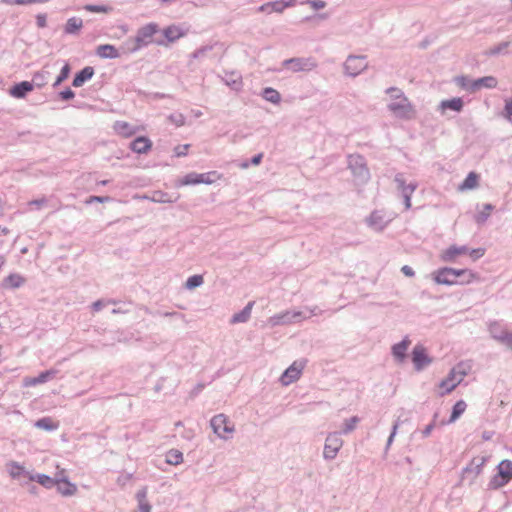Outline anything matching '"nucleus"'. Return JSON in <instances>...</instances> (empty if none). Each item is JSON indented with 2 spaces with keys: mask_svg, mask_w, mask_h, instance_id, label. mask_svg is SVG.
Instances as JSON below:
<instances>
[{
  "mask_svg": "<svg viewBox=\"0 0 512 512\" xmlns=\"http://www.w3.org/2000/svg\"><path fill=\"white\" fill-rule=\"evenodd\" d=\"M475 274L468 269H454L444 267L434 273L435 283L438 285H465L471 283Z\"/></svg>",
  "mask_w": 512,
  "mask_h": 512,
  "instance_id": "1",
  "label": "nucleus"
},
{
  "mask_svg": "<svg viewBox=\"0 0 512 512\" xmlns=\"http://www.w3.org/2000/svg\"><path fill=\"white\" fill-rule=\"evenodd\" d=\"M160 31V27L157 23L151 22L137 30L135 36V46L131 49L132 52H135L142 47H146L151 43H155L159 46L165 45V40L162 38H153L155 34Z\"/></svg>",
  "mask_w": 512,
  "mask_h": 512,
  "instance_id": "2",
  "label": "nucleus"
},
{
  "mask_svg": "<svg viewBox=\"0 0 512 512\" xmlns=\"http://www.w3.org/2000/svg\"><path fill=\"white\" fill-rule=\"evenodd\" d=\"M512 480V461L502 460L497 466V473L490 479L488 489H499Z\"/></svg>",
  "mask_w": 512,
  "mask_h": 512,
  "instance_id": "3",
  "label": "nucleus"
},
{
  "mask_svg": "<svg viewBox=\"0 0 512 512\" xmlns=\"http://www.w3.org/2000/svg\"><path fill=\"white\" fill-rule=\"evenodd\" d=\"M348 167L354 178L359 183H366L370 179V172L364 156L360 154H352L348 156Z\"/></svg>",
  "mask_w": 512,
  "mask_h": 512,
  "instance_id": "4",
  "label": "nucleus"
},
{
  "mask_svg": "<svg viewBox=\"0 0 512 512\" xmlns=\"http://www.w3.org/2000/svg\"><path fill=\"white\" fill-rule=\"evenodd\" d=\"M387 108L399 119L409 120L415 114V109L407 97H402L401 100L389 103Z\"/></svg>",
  "mask_w": 512,
  "mask_h": 512,
  "instance_id": "5",
  "label": "nucleus"
},
{
  "mask_svg": "<svg viewBox=\"0 0 512 512\" xmlns=\"http://www.w3.org/2000/svg\"><path fill=\"white\" fill-rule=\"evenodd\" d=\"M210 426L213 432L221 439H228L225 434H231L234 431V424L229 421L228 416L223 413L217 414L210 420Z\"/></svg>",
  "mask_w": 512,
  "mask_h": 512,
  "instance_id": "6",
  "label": "nucleus"
},
{
  "mask_svg": "<svg viewBox=\"0 0 512 512\" xmlns=\"http://www.w3.org/2000/svg\"><path fill=\"white\" fill-rule=\"evenodd\" d=\"M282 66L292 72L311 71L317 67V62L312 57H293L284 60Z\"/></svg>",
  "mask_w": 512,
  "mask_h": 512,
  "instance_id": "7",
  "label": "nucleus"
},
{
  "mask_svg": "<svg viewBox=\"0 0 512 512\" xmlns=\"http://www.w3.org/2000/svg\"><path fill=\"white\" fill-rule=\"evenodd\" d=\"M366 56L350 55L344 63V72L351 77L358 76L367 68Z\"/></svg>",
  "mask_w": 512,
  "mask_h": 512,
  "instance_id": "8",
  "label": "nucleus"
},
{
  "mask_svg": "<svg viewBox=\"0 0 512 512\" xmlns=\"http://www.w3.org/2000/svg\"><path fill=\"white\" fill-rule=\"evenodd\" d=\"M343 445V440L340 437V433L332 432L329 433L325 440L323 457L326 460H333L337 456L340 448Z\"/></svg>",
  "mask_w": 512,
  "mask_h": 512,
  "instance_id": "9",
  "label": "nucleus"
},
{
  "mask_svg": "<svg viewBox=\"0 0 512 512\" xmlns=\"http://www.w3.org/2000/svg\"><path fill=\"white\" fill-rule=\"evenodd\" d=\"M307 363L306 359L293 362L281 375L280 381L283 385L287 386L297 381Z\"/></svg>",
  "mask_w": 512,
  "mask_h": 512,
  "instance_id": "10",
  "label": "nucleus"
},
{
  "mask_svg": "<svg viewBox=\"0 0 512 512\" xmlns=\"http://www.w3.org/2000/svg\"><path fill=\"white\" fill-rule=\"evenodd\" d=\"M488 457L486 456H477L474 457L469 464L463 468L462 470V478L466 479L470 477V482L472 483L475 478L482 472L483 466L486 464Z\"/></svg>",
  "mask_w": 512,
  "mask_h": 512,
  "instance_id": "11",
  "label": "nucleus"
},
{
  "mask_svg": "<svg viewBox=\"0 0 512 512\" xmlns=\"http://www.w3.org/2000/svg\"><path fill=\"white\" fill-rule=\"evenodd\" d=\"M217 176L216 171H211L207 173H195L191 172L185 175L182 180V185H195V184H212L215 181V177Z\"/></svg>",
  "mask_w": 512,
  "mask_h": 512,
  "instance_id": "12",
  "label": "nucleus"
},
{
  "mask_svg": "<svg viewBox=\"0 0 512 512\" xmlns=\"http://www.w3.org/2000/svg\"><path fill=\"white\" fill-rule=\"evenodd\" d=\"M433 359L427 354L422 345H416L412 350V362L416 371L420 372L432 363Z\"/></svg>",
  "mask_w": 512,
  "mask_h": 512,
  "instance_id": "13",
  "label": "nucleus"
},
{
  "mask_svg": "<svg viewBox=\"0 0 512 512\" xmlns=\"http://www.w3.org/2000/svg\"><path fill=\"white\" fill-rule=\"evenodd\" d=\"M303 318L302 312L300 311H286L280 314H276L270 318L272 325H285L301 321Z\"/></svg>",
  "mask_w": 512,
  "mask_h": 512,
  "instance_id": "14",
  "label": "nucleus"
},
{
  "mask_svg": "<svg viewBox=\"0 0 512 512\" xmlns=\"http://www.w3.org/2000/svg\"><path fill=\"white\" fill-rule=\"evenodd\" d=\"M33 89L34 84L30 81H21L10 87L9 94L16 99H23Z\"/></svg>",
  "mask_w": 512,
  "mask_h": 512,
  "instance_id": "15",
  "label": "nucleus"
},
{
  "mask_svg": "<svg viewBox=\"0 0 512 512\" xmlns=\"http://www.w3.org/2000/svg\"><path fill=\"white\" fill-rule=\"evenodd\" d=\"M411 341L408 336H405L402 341L394 344L391 348V353L398 363H403L406 359V351L410 346Z\"/></svg>",
  "mask_w": 512,
  "mask_h": 512,
  "instance_id": "16",
  "label": "nucleus"
},
{
  "mask_svg": "<svg viewBox=\"0 0 512 512\" xmlns=\"http://www.w3.org/2000/svg\"><path fill=\"white\" fill-rule=\"evenodd\" d=\"M130 149L137 154H146L152 148L151 140L146 136H138L129 145Z\"/></svg>",
  "mask_w": 512,
  "mask_h": 512,
  "instance_id": "17",
  "label": "nucleus"
},
{
  "mask_svg": "<svg viewBox=\"0 0 512 512\" xmlns=\"http://www.w3.org/2000/svg\"><path fill=\"white\" fill-rule=\"evenodd\" d=\"M498 84L497 79L494 76H484L478 79H475L470 84V92L479 91L482 88L492 89L495 88Z\"/></svg>",
  "mask_w": 512,
  "mask_h": 512,
  "instance_id": "18",
  "label": "nucleus"
},
{
  "mask_svg": "<svg viewBox=\"0 0 512 512\" xmlns=\"http://www.w3.org/2000/svg\"><path fill=\"white\" fill-rule=\"evenodd\" d=\"M94 73L95 70L92 66L84 67L74 75L72 86L76 88L83 86L87 81L92 79Z\"/></svg>",
  "mask_w": 512,
  "mask_h": 512,
  "instance_id": "19",
  "label": "nucleus"
},
{
  "mask_svg": "<svg viewBox=\"0 0 512 512\" xmlns=\"http://www.w3.org/2000/svg\"><path fill=\"white\" fill-rule=\"evenodd\" d=\"M179 196L173 197L172 195L161 190L153 191L150 195H144L142 198L155 202V203H174Z\"/></svg>",
  "mask_w": 512,
  "mask_h": 512,
  "instance_id": "20",
  "label": "nucleus"
},
{
  "mask_svg": "<svg viewBox=\"0 0 512 512\" xmlns=\"http://www.w3.org/2000/svg\"><path fill=\"white\" fill-rule=\"evenodd\" d=\"M254 304V301H249L241 311L233 314L230 319V324L246 323L251 317Z\"/></svg>",
  "mask_w": 512,
  "mask_h": 512,
  "instance_id": "21",
  "label": "nucleus"
},
{
  "mask_svg": "<svg viewBox=\"0 0 512 512\" xmlns=\"http://www.w3.org/2000/svg\"><path fill=\"white\" fill-rule=\"evenodd\" d=\"M469 248L467 246H456L451 245L442 253V260L445 262H452L459 255L468 253Z\"/></svg>",
  "mask_w": 512,
  "mask_h": 512,
  "instance_id": "22",
  "label": "nucleus"
},
{
  "mask_svg": "<svg viewBox=\"0 0 512 512\" xmlns=\"http://www.w3.org/2000/svg\"><path fill=\"white\" fill-rule=\"evenodd\" d=\"M26 284V279L19 273H11L1 282V288H19Z\"/></svg>",
  "mask_w": 512,
  "mask_h": 512,
  "instance_id": "23",
  "label": "nucleus"
},
{
  "mask_svg": "<svg viewBox=\"0 0 512 512\" xmlns=\"http://www.w3.org/2000/svg\"><path fill=\"white\" fill-rule=\"evenodd\" d=\"M185 35H186V32L183 31L179 26H176V25H170L163 30V36H164L163 39L165 40V44L167 42H169V43L175 42L176 40L180 39L181 37H183Z\"/></svg>",
  "mask_w": 512,
  "mask_h": 512,
  "instance_id": "24",
  "label": "nucleus"
},
{
  "mask_svg": "<svg viewBox=\"0 0 512 512\" xmlns=\"http://www.w3.org/2000/svg\"><path fill=\"white\" fill-rule=\"evenodd\" d=\"M96 54L103 59H116L120 56L118 49L111 44L99 45L96 49Z\"/></svg>",
  "mask_w": 512,
  "mask_h": 512,
  "instance_id": "25",
  "label": "nucleus"
},
{
  "mask_svg": "<svg viewBox=\"0 0 512 512\" xmlns=\"http://www.w3.org/2000/svg\"><path fill=\"white\" fill-rule=\"evenodd\" d=\"M488 330H489V333L491 335V337L495 340H497L498 342H502L505 335L508 334V330L498 321H493L491 323H489V326H488Z\"/></svg>",
  "mask_w": 512,
  "mask_h": 512,
  "instance_id": "26",
  "label": "nucleus"
},
{
  "mask_svg": "<svg viewBox=\"0 0 512 512\" xmlns=\"http://www.w3.org/2000/svg\"><path fill=\"white\" fill-rule=\"evenodd\" d=\"M29 481H35L46 489H52L57 484V479L52 478L49 475L39 473H31V475H29Z\"/></svg>",
  "mask_w": 512,
  "mask_h": 512,
  "instance_id": "27",
  "label": "nucleus"
},
{
  "mask_svg": "<svg viewBox=\"0 0 512 512\" xmlns=\"http://www.w3.org/2000/svg\"><path fill=\"white\" fill-rule=\"evenodd\" d=\"M57 491L63 496H72L76 493L77 487L71 483L67 478L57 479Z\"/></svg>",
  "mask_w": 512,
  "mask_h": 512,
  "instance_id": "28",
  "label": "nucleus"
},
{
  "mask_svg": "<svg viewBox=\"0 0 512 512\" xmlns=\"http://www.w3.org/2000/svg\"><path fill=\"white\" fill-rule=\"evenodd\" d=\"M466 407L467 404L464 400L457 401L452 408L450 418L448 420H442L440 425H446L455 422L465 412Z\"/></svg>",
  "mask_w": 512,
  "mask_h": 512,
  "instance_id": "29",
  "label": "nucleus"
},
{
  "mask_svg": "<svg viewBox=\"0 0 512 512\" xmlns=\"http://www.w3.org/2000/svg\"><path fill=\"white\" fill-rule=\"evenodd\" d=\"M512 53V42L511 41H503L498 45L491 47L489 50L485 52L486 56H498L500 54H509Z\"/></svg>",
  "mask_w": 512,
  "mask_h": 512,
  "instance_id": "30",
  "label": "nucleus"
},
{
  "mask_svg": "<svg viewBox=\"0 0 512 512\" xmlns=\"http://www.w3.org/2000/svg\"><path fill=\"white\" fill-rule=\"evenodd\" d=\"M51 76V73L45 69V67L37 71L32 76V81H30L32 84H34V87L41 89L43 88L47 83Z\"/></svg>",
  "mask_w": 512,
  "mask_h": 512,
  "instance_id": "31",
  "label": "nucleus"
},
{
  "mask_svg": "<svg viewBox=\"0 0 512 512\" xmlns=\"http://www.w3.org/2000/svg\"><path fill=\"white\" fill-rule=\"evenodd\" d=\"M463 107H464V102H463L462 98H460V97L443 100L440 103V109L442 111L450 109L455 112H461Z\"/></svg>",
  "mask_w": 512,
  "mask_h": 512,
  "instance_id": "32",
  "label": "nucleus"
},
{
  "mask_svg": "<svg viewBox=\"0 0 512 512\" xmlns=\"http://www.w3.org/2000/svg\"><path fill=\"white\" fill-rule=\"evenodd\" d=\"M8 467L9 474L13 479H20L21 477L29 479V475H31V472L26 471L18 462L12 461Z\"/></svg>",
  "mask_w": 512,
  "mask_h": 512,
  "instance_id": "33",
  "label": "nucleus"
},
{
  "mask_svg": "<svg viewBox=\"0 0 512 512\" xmlns=\"http://www.w3.org/2000/svg\"><path fill=\"white\" fill-rule=\"evenodd\" d=\"M83 26V21L77 17H71L67 20L64 26L65 34L74 35L77 34Z\"/></svg>",
  "mask_w": 512,
  "mask_h": 512,
  "instance_id": "34",
  "label": "nucleus"
},
{
  "mask_svg": "<svg viewBox=\"0 0 512 512\" xmlns=\"http://www.w3.org/2000/svg\"><path fill=\"white\" fill-rule=\"evenodd\" d=\"M367 223L369 226L374 227L380 231L383 230L386 225L384 218L379 211H373L367 218Z\"/></svg>",
  "mask_w": 512,
  "mask_h": 512,
  "instance_id": "35",
  "label": "nucleus"
},
{
  "mask_svg": "<svg viewBox=\"0 0 512 512\" xmlns=\"http://www.w3.org/2000/svg\"><path fill=\"white\" fill-rule=\"evenodd\" d=\"M458 384L459 383H457V380L453 377V373H449L448 376L440 382L439 386L443 389L440 395L443 396L450 393L456 388Z\"/></svg>",
  "mask_w": 512,
  "mask_h": 512,
  "instance_id": "36",
  "label": "nucleus"
},
{
  "mask_svg": "<svg viewBox=\"0 0 512 512\" xmlns=\"http://www.w3.org/2000/svg\"><path fill=\"white\" fill-rule=\"evenodd\" d=\"M261 95L266 101L270 103L279 104L281 102L280 93L272 87L264 88Z\"/></svg>",
  "mask_w": 512,
  "mask_h": 512,
  "instance_id": "37",
  "label": "nucleus"
},
{
  "mask_svg": "<svg viewBox=\"0 0 512 512\" xmlns=\"http://www.w3.org/2000/svg\"><path fill=\"white\" fill-rule=\"evenodd\" d=\"M479 181V175L475 172H470L462 184L460 185L461 190H470L477 187Z\"/></svg>",
  "mask_w": 512,
  "mask_h": 512,
  "instance_id": "38",
  "label": "nucleus"
},
{
  "mask_svg": "<svg viewBox=\"0 0 512 512\" xmlns=\"http://www.w3.org/2000/svg\"><path fill=\"white\" fill-rule=\"evenodd\" d=\"M34 425L46 431H54L58 428V424L54 423L50 417H42L38 419Z\"/></svg>",
  "mask_w": 512,
  "mask_h": 512,
  "instance_id": "39",
  "label": "nucleus"
},
{
  "mask_svg": "<svg viewBox=\"0 0 512 512\" xmlns=\"http://www.w3.org/2000/svg\"><path fill=\"white\" fill-rule=\"evenodd\" d=\"M203 284V276L195 274L190 276L185 282H181L182 288H198Z\"/></svg>",
  "mask_w": 512,
  "mask_h": 512,
  "instance_id": "40",
  "label": "nucleus"
},
{
  "mask_svg": "<svg viewBox=\"0 0 512 512\" xmlns=\"http://www.w3.org/2000/svg\"><path fill=\"white\" fill-rule=\"evenodd\" d=\"M183 461V454L176 449H171L166 455V462L170 465H178Z\"/></svg>",
  "mask_w": 512,
  "mask_h": 512,
  "instance_id": "41",
  "label": "nucleus"
},
{
  "mask_svg": "<svg viewBox=\"0 0 512 512\" xmlns=\"http://www.w3.org/2000/svg\"><path fill=\"white\" fill-rule=\"evenodd\" d=\"M494 209V206L492 204H484L483 210L480 211L476 216L475 220L478 224H482L487 221V219L490 216V212Z\"/></svg>",
  "mask_w": 512,
  "mask_h": 512,
  "instance_id": "42",
  "label": "nucleus"
},
{
  "mask_svg": "<svg viewBox=\"0 0 512 512\" xmlns=\"http://www.w3.org/2000/svg\"><path fill=\"white\" fill-rule=\"evenodd\" d=\"M394 181L397 184V188L401 191L402 197L407 195L412 197L413 193L407 189L406 182L402 173L396 174Z\"/></svg>",
  "mask_w": 512,
  "mask_h": 512,
  "instance_id": "43",
  "label": "nucleus"
},
{
  "mask_svg": "<svg viewBox=\"0 0 512 512\" xmlns=\"http://www.w3.org/2000/svg\"><path fill=\"white\" fill-rule=\"evenodd\" d=\"M225 83L226 85H228L236 91H239L242 87L241 76L236 74L235 72H232L230 74V77L225 79Z\"/></svg>",
  "mask_w": 512,
  "mask_h": 512,
  "instance_id": "44",
  "label": "nucleus"
},
{
  "mask_svg": "<svg viewBox=\"0 0 512 512\" xmlns=\"http://www.w3.org/2000/svg\"><path fill=\"white\" fill-rule=\"evenodd\" d=\"M71 67L69 63H65L61 68L59 75L56 77L55 82L53 83V88L58 87L62 82H64L70 75Z\"/></svg>",
  "mask_w": 512,
  "mask_h": 512,
  "instance_id": "45",
  "label": "nucleus"
},
{
  "mask_svg": "<svg viewBox=\"0 0 512 512\" xmlns=\"http://www.w3.org/2000/svg\"><path fill=\"white\" fill-rule=\"evenodd\" d=\"M262 11L281 13L285 8L281 0L269 2L261 6Z\"/></svg>",
  "mask_w": 512,
  "mask_h": 512,
  "instance_id": "46",
  "label": "nucleus"
},
{
  "mask_svg": "<svg viewBox=\"0 0 512 512\" xmlns=\"http://www.w3.org/2000/svg\"><path fill=\"white\" fill-rule=\"evenodd\" d=\"M360 421L359 417L352 416L344 421L343 428L341 430L342 434H348L353 431L356 427V424Z\"/></svg>",
  "mask_w": 512,
  "mask_h": 512,
  "instance_id": "47",
  "label": "nucleus"
},
{
  "mask_svg": "<svg viewBox=\"0 0 512 512\" xmlns=\"http://www.w3.org/2000/svg\"><path fill=\"white\" fill-rule=\"evenodd\" d=\"M84 9L92 13H109L113 10L111 6L96 4H87L84 6Z\"/></svg>",
  "mask_w": 512,
  "mask_h": 512,
  "instance_id": "48",
  "label": "nucleus"
},
{
  "mask_svg": "<svg viewBox=\"0 0 512 512\" xmlns=\"http://www.w3.org/2000/svg\"><path fill=\"white\" fill-rule=\"evenodd\" d=\"M449 373H453V377L457 380V383H461L467 372L463 363H459L457 366L451 369Z\"/></svg>",
  "mask_w": 512,
  "mask_h": 512,
  "instance_id": "49",
  "label": "nucleus"
},
{
  "mask_svg": "<svg viewBox=\"0 0 512 512\" xmlns=\"http://www.w3.org/2000/svg\"><path fill=\"white\" fill-rule=\"evenodd\" d=\"M57 374H58V370L57 369L45 370V371H42L38 375V380L40 381L41 384H43V383H46V382L54 379Z\"/></svg>",
  "mask_w": 512,
  "mask_h": 512,
  "instance_id": "50",
  "label": "nucleus"
},
{
  "mask_svg": "<svg viewBox=\"0 0 512 512\" xmlns=\"http://www.w3.org/2000/svg\"><path fill=\"white\" fill-rule=\"evenodd\" d=\"M114 128L124 136H130L133 133L131 126L124 121H117Z\"/></svg>",
  "mask_w": 512,
  "mask_h": 512,
  "instance_id": "51",
  "label": "nucleus"
},
{
  "mask_svg": "<svg viewBox=\"0 0 512 512\" xmlns=\"http://www.w3.org/2000/svg\"><path fill=\"white\" fill-rule=\"evenodd\" d=\"M168 119L177 127L183 126L185 124V116L182 113H173L169 115Z\"/></svg>",
  "mask_w": 512,
  "mask_h": 512,
  "instance_id": "52",
  "label": "nucleus"
},
{
  "mask_svg": "<svg viewBox=\"0 0 512 512\" xmlns=\"http://www.w3.org/2000/svg\"><path fill=\"white\" fill-rule=\"evenodd\" d=\"M386 93L390 95L395 101L401 100L402 97H406L403 91L397 87H389L386 89Z\"/></svg>",
  "mask_w": 512,
  "mask_h": 512,
  "instance_id": "53",
  "label": "nucleus"
},
{
  "mask_svg": "<svg viewBox=\"0 0 512 512\" xmlns=\"http://www.w3.org/2000/svg\"><path fill=\"white\" fill-rule=\"evenodd\" d=\"M112 200L111 197L109 196H89L86 200H85V204L89 205V204H92V203H107V202H110Z\"/></svg>",
  "mask_w": 512,
  "mask_h": 512,
  "instance_id": "54",
  "label": "nucleus"
},
{
  "mask_svg": "<svg viewBox=\"0 0 512 512\" xmlns=\"http://www.w3.org/2000/svg\"><path fill=\"white\" fill-rule=\"evenodd\" d=\"M473 80L467 76H458L456 83L463 89L470 91V84Z\"/></svg>",
  "mask_w": 512,
  "mask_h": 512,
  "instance_id": "55",
  "label": "nucleus"
},
{
  "mask_svg": "<svg viewBox=\"0 0 512 512\" xmlns=\"http://www.w3.org/2000/svg\"><path fill=\"white\" fill-rule=\"evenodd\" d=\"M213 48V46L211 45H206V46H202L200 48H198L197 50H195L192 54H191V57L194 58V59H198V58H201L203 57L207 52L211 51Z\"/></svg>",
  "mask_w": 512,
  "mask_h": 512,
  "instance_id": "56",
  "label": "nucleus"
},
{
  "mask_svg": "<svg viewBox=\"0 0 512 512\" xmlns=\"http://www.w3.org/2000/svg\"><path fill=\"white\" fill-rule=\"evenodd\" d=\"M263 159V153H258L256 155H254L249 162H244L241 167L243 168H248L249 165H254V166H257L261 163Z\"/></svg>",
  "mask_w": 512,
  "mask_h": 512,
  "instance_id": "57",
  "label": "nucleus"
},
{
  "mask_svg": "<svg viewBox=\"0 0 512 512\" xmlns=\"http://www.w3.org/2000/svg\"><path fill=\"white\" fill-rule=\"evenodd\" d=\"M59 97L63 101H69L75 97V92L71 88L67 87L59 92Z\"/></svg>",
  "mask_w": 512,
  "mask_h": 512,
  "instance_id": "58",
  "label": "nucleus"
},
{
  "mask_svg": "<svg viewBox=\"0 0 512 512\" xmlns=\"http://www.w3.org/2000/svg\"><path fill=\"white\" fill-rule=\"evenodd\" d=\"M302 4H308L315 10H320L326 7V2L323 0H306Z\"/></svg>",
  "mask_w": 512,
  "mask_h": 512,
  "instance_id": "59",
  "label": "nucleus"
},
{
  "mask_svg": "<svg viewBox=\"0 0 512 512\" xmlns=\"http://www.w3.org/2000/svg\"><path fill=\"white\" fill-rule=\"evenodd\" d=\"M468 253L473 260H477L485 254V249L484 248H476V249L469 250Z\"/></svg>",
  "mask_w": 512,
  "mask_h": 512,
  "instance_id": "60",
  "label": "nucleus"
},
{
  "mask_svg": "<svg viewBox=\"0 0 512 512\" xmlns=\"http://www.w3.org/2000/svg\"><path fill=\"white\" fill-rule=\"evenodd\" d=\"M36 25L38 28H45L47 26V15L44 13L36 15Z\"/></svg>",
  "mask_w": 512,
  "mask_h": 512,
  "instance_id": "61",
  "label": "nucleus"
},
{
  "mask_svg": "<svg viewBox=\"0 0 512 512\" xmlns=\"http://www.w3.org/2000/svg\"><path fill=\"white\" fill-rule=\"evenodd\" d=\"M189 148V145L188 144H185V145H178L174 148V154L175 156L177 157H182V156H185L187 154V150Z\"/></svg>",
  "mask_w": 512,
  "mask_h": 512,
  "instance_id": "62",
  "label": "nucleus"
},
{
  "mask_svg": "<svg viewBox=\"0 0 512 512\" xmlns=\"http://www.w3.org/2000/svg\"><path fill=\"white\" fill-rule=\"evenodd\" d=\"M138 503L147 501V487H142L136 493Z\"/></svg>",
  "mask_w": 512,
  "mask_h": 512,
  "instance_id": "63",
  "label": "nucleus"
},
{
  "mask_svg": "<svg viewBox=\"0 0 512 512\" xmlns=\"http://www.w3.org/2000/svg\"><path fill=\"white\" fill-rule=\"evenodd\" d=\"M501 344L505 345L507 348L512 350V333L511 332H508V334L505 335Z\"/></svg>",
  "mask_w": 512,
  "mask_h": 512,
  "instance_id": "64",
  "label": "nucleus"
}]
</instances>
